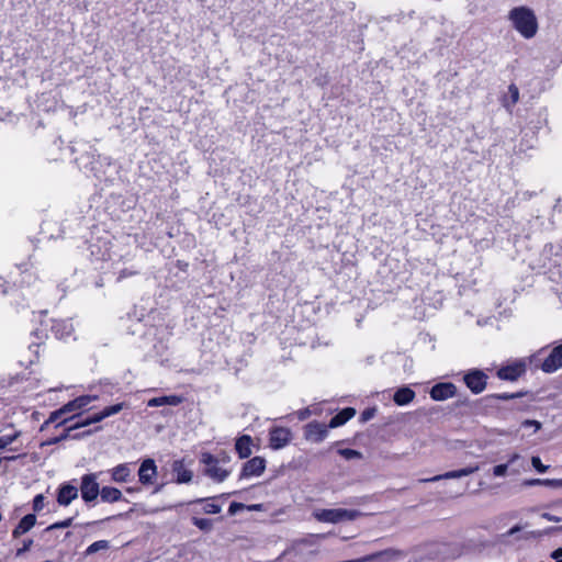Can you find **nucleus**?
I'll list each match as a JSON object with an SVG mask.
<instances>
[{"instance_id":"obj_17","label":"nucleus","mask_w":562,"mask_h":562,"mask_svg":"<svg viewBox=\"0 0 562 562\" xmlns=\"http://www.w3.org/2000/svg\"><path fill=\"white\" fill-rule=\"evenodd\" d=\"M479 470H480V464L475 463V464H471L469 467H465V468H462L459 470L448 471L443 474L436 475V476L425 480V481L426 482H437V481H441V480L459 479L462 476L471 475V474L477 472Z\"/></svg>"},{"instance_id":"obj_15","label":"nucleus","mask_w":562,"mask_h":562,"mask_svg":"<svg viewBox=\"0 0 562 562\" xmlns=\"http://www.w3.org/2000/svg\"><path fill=\"white\" fill-rule=\"evenodd\" d=\"M79 488L69 482H64L57 490L56 501L60 506H68L78 497Z\"/></svg>"},{"instance_id":"obj_5","label":"nucleus","mask_w":562,"mask_h":562,"mask_svg":"<svg viewBox=\"0 0 562 562\" xmlns=\"http://www.w3.org/2000/svg\"><path fill=\"white\" fill-rule=\"evenodd\" d=\"M526 373L527 362L524 359H517L498 368L496 376L503 381L516 382Z\"/></svg>"},{"instance_id":"obj_7","label":"nucleus","mask_w":562,"mask_h":562,"mask_svg":"<svg viewBox=\"0 0 562 562\" xmlns=\"http://www.w3.org/2000/svg\"><path fill=\"white\" fill-rule=\"evenodd\" d=\"M488 376L480 369L469 370L463 375V382L473 394L482 393L487 385Z\"/></svg>"},{"instance_id":"obj_38","label":"nucleus","mask_w":562,"mask_h":562,"mask_svg":"<svg viewBox=\"0 0 562 562\" xmlns=\"http://www.w3.org/2000/svg\"><path fill=\"white\" fill-rule=\"evenodd\" d=\"M375 413H376V408L375 407H368V408H366L360 414V422L361 423L369 422L370 419H372L375 416Z\"/></svg>"},{"instance_id":"obj_44","label":"nucleus","mask_w":562,"mask_h":562,"mask_svg":"<svg viewBox=\"0 0 562 562\" xmlns=\"http://www.w3.org/2000/svg\"><path fill=\"white\" fill-rule=\"evenodd\" d=\"M521 530V526L519 525H516L514 527H512L506 533L505 536L507 537H510V536H514L515 533L519 532Z\"/></svg>"},{"instance_id":"obj_52","label":"nucleus","mask_w":562,"mask_h":562,"mask_svg":"<svg viewBox=\"0 0 562 562\" xmlns=\"http://www.w3.org/2000/svg\"><path fill=\"white\" fill-rule=\"evenodd\" d=\"M2 293H3V294H7V293H8V289H7V288H3V289H2Z\"/></svg>"},{"instance_id":"obj_6","label":"nucleus","mask_w":562,"mask_h":562,"mask_svg":"<svg viewBox=\"0 0 562 562\" xmlns=\"http://www.w3.org/2000/svg\"><path fill=\"white\" fill-rule=\"evenodd\" d=\"M80 495L86 504L93 503L101 493L95 473H87L81 476Z\"/></svg>"},{"instance_id":"obj_41","label":"nucleus","mask_w":562,"mask_h":562,"mask_svg":"<svg viewBox=\"0 0 562 562\" xmlns=\"http://www.w3.org/2000/svg\"><path fill=\"white\" fill-rule=\"evenodd\" d=\"M507 464H498L493 468V474L495 476H503L507 472Z\"/></svg>"},{"instance_id":"obj_34","label":"nucleus","mask_w":562,"mask_h":562,"mask_svg":"<svg viewBox=\"0 0 562 562\" xmlns=\"http://www.w3.org/2000/svg\"><path fill=\"white\" fill-rule=\"evenodd\" d=\"M339 454L347 460L361 458V452L351 448L340 449Z\"/></svg>"},{"instance_id":"obj_9","label":"nucleus","mask_w":562,"mask_h":562,"mask_svg":"<svg viewBox=\"0 0 562 562\" xmlns=\"http://www.w3.org/2000/svg\"><path fill=\"white\" fill-rule=\"evenodd\" d=\"M329 428L330 427L324 423L313 420L307 423L303 427V435L305 440L314 443H319L324 441L328 436Z\"/></svg>"},{"instance_id":"obj_22","label":"nucleus","mask_w":562,"mask_h":562,"mask_svg":"<svg viewBox=\"0 0 562 562\" xmlns=\"http://www.w3.org/2000/svg\"><path fill=\"white\" fill-rule=\"evenodd\" d=\"M356 413L353 407H345L330 418L328 426L330 428L340 427L355 417Z\"/></svg>"},{"instance_id":"obj_35","label":"nucleus","mask_w":562,"mask_h":562,"mask_svg":"<svg viewBox=\"0 0 562 562\" xmlns=\"http://www.w3.org/2000/svg\"><path fill=\"white\" fill-rule=\"evenodd\" d=\"M72 520H74V518L69 517L64 520L56 521V522L49 525L46 530H56V529L68 528L72 525Z\"/></svg>"},{"instance_id":"obj_29","label":"nucleus","mask_w":562,"mask_h":562,"mask_svg":"<svg viewBox=\"0 0 562 562\" xmlns=\"http://www.w3.org/2000/svg\"><path fill=\"white\" fill-rule=\"evenodd\" d=\"M191 522L193 526H195L196 528L204 532H209L213 529V521L209 518H200L193 516L191 518Z\"/></svg>"},{"instance_id":"obj_31","label":"nucleus","mask_w":562,"mask_h":562,"mask_svg":"<svg viewBox=\"0 0 562 562\" xmlns=\"http://www.w3.org/2000/svg\"><path fill=\"white\" fill-rule=\"evenodd\" d=\"M526 394H527L526 392L495 393V394H491L490 397L493 398V400H498V401H508V400H514V398L522 397Z\"/></svg>"},{"instance_id":"obj_26","label":"nucleus","mask_w":562,"mask_h":562,"mask_svg":"<svg viewBox=\"0 0 562 562\" xmlns=\"http://www.w3.org/2000/svg\"><path fill=\"white\" fill-rule=\"evenodd\" d=\"M217 497H205V498H198L192 502V504H203L202 510L204 514L207 515H215L221 513V505L216 504L214 501Z\"/></svg>"},{"instance_id":"obj_37","label":"nucleus","mask_w":562,"mask_h":562,"mask_svg":"<svg viewBox=\"0 0 562 562\" xmlns=\"http://www.w3.org/2000/svg\"><path fill=\"white\" fill-rule=\"evenodd\" d=\"M45 506V497L43 494H37L33 498V510L34 513H40Z\"/></svg>"},{"instance_id":"obj_18","label":"nucleus","mask_w":562,"mask_h":562,"mask_svg":"<svg viewBox=\"0 0 562 562\" xmlns=\"http://www.w3.org/2000/svg\"><path fill=\"white\" fill-rule=\"evenodd\" d=\"M171 471L177 484H188L193 479V472L186 468L183 460H175L171 464Z\"/></svg>"},{"instance_id":"obj_24","label":"nucleus","mask_w":562,"mask_h":562,"mask_svg":"<svg viewBox=\"0 0 562 562\" xmlns=\"http://www.w3.org/2000/svg\"><path fill=\"white\" fill-rule=\"evenodd\" d=\"M100 498L103 503H116L120 501L127 502L124 497L122 492L114 486H103L101 488Z\"/></svg>"},{"instance_id":"obj_47","label":"nucleus","mask_w":562,"mask_h":562,"mask_svg":"<svg viewBox=\"0 0 562 562\" xmlns=\"http://www.w3.org/2000/svg\"><path fill=\"white\" fill-rule=\"evenodd\" d=\"M543 517L547 518L549 521H559L560 520L558 517L552 516L550 514H544Z\"/></svg>"},{"instance_id":"obj_36","label":"nucleus","mask_w":562,"mask_h":562,"mask_svg":"<svg viewBox=\"0 0 562 562\" xmlns=\"http://www.w3.org/2000/svg\"><path fill=\"white\" fill-rule=\"evenodd\" d=\"M508 93L510 97V103L508 105H515L519 101V89L515 83L508 86Z\"/></svg>"},{"instance_id":"obj_4","label":"nucleus","mask_w":562,"mask_h":562,"mask_svg":"<svg viewBox=\"0 0 562 562\" xmlns=\"http://www.w3.org/2000/svg\"><path fill=\"white\" fill-rule=\"evenodd\" d=\"M360 513L356 509L346 508H324L314 513V517L322 522L337 524L345 520H355Z\"/></svg>"},{"instance_id":"obj_27","label":"nucleus","mask_w":562,"mask_h":562,"mask_svg":"<svg viewBox=\"0 0 562 562\" xmlns=\"http://www.w3.org/2000/svg\"><path fill=\"white\" fill-rule=\"evenodd\" d=\"M97 396L91 395H81L76 397L75 400L68 402L66 405V408L69 413L79 411L88 406L93 400H95Z\"/></svg>"},{"instance_id":"obj_39","label":"nucleus","mask_w":562,"mask_h":562,"mask_svg":"<svg viewBox=\"0 0 562 562\" xmlns=\"http://www.w3.org/2000/svg\"><path fill=\"white\" fill-rule=\"evenodd\" d=\"M531 464L535 468L536 471L540 473H544L548 470V465H544L539 457H532L531 458Z\"/></svg>"},{"instance_id":"obj_51","label":"nucleus","mask_w":562,"mask_h":562,"mask_svg":"<svg viewBox=\"0 0 562 562\" xmlns=\"http://www.w3.org/2000/svg\"><path fill=\"white\" fill-rule=\"evenodd\" d=\"M237 492H233V495H236ZM232 495V493H228V494H223L222 496H229Z\"/></svg>"},{"instance_id":"obj_8","label":"nucleus","mask_w":562,"mask_h":562,"mask_svg":"<svg viewBox=\"0 0 562 562\" xmlns=\"http://www.w3.org/2000/svg\"><path fill=\"white\" fill-rule=\"evenodd\" d=\"M293 438L292 431L288 427L272 426L269 429V448L280 450L286 447Z\"/></svg>"},{"instance_id":"obj_43","label":"nucleus","mask_w":562,"mask_h":562,"mask_svg":"<svg viewBox=\"0 0 562 562\" xmlns=\"http://www.w3.org/2000/svg\"><path fill=\"white\" fill-rule=\"evenodd\" d=\"M246 510H248V512H263L265 510V506H263V504H250V505H246Z\"/></svg>"},{"instance_id":"obj_30","label":"nucleus","mask_w":562,"mask_h":562,"mask_svg":"<svg viewBox=\"0 0 562 562\" xmlns=\"http://www.w3.org/2000/svg\"><path fill=\"white\" fill-rule=\"evenodd\" d=\"M110 548V542L108 540H98L91 543L85 551L86 555H91L100 550H106Z\"/></svg>"},{"instance_id":"obj_2","label":"nucleus","mask_w":562,"mask_h":562,"mask_svg":"<svg viewBox=\"0 0 562 562\" xmlns=\"http://www.w3.org/2000/svg\"><path fill=\"white\" fill-rule=\"evenodd\" d=\"M124 405H125L124 403H117L114 405L106 406L99 413H95L93 415L86 417L85 419H80V420L76 422L75 424L68 426L59 437H56V438L49 440L47 443H56L60 440L66 439L68 437L69 432L74 429H78V428L87 427L91 424L100 423L101 420H103L112 415L119 414L123 409Z\"/></svg>"},{"instance_id":"obj_11","label":"nucleus","mask_w":562,"mask_h":562,"mask_svg":"<svg viewBox=\"0 0 562 562\" xmlns=\"http://www.w3.org/2000/svg\"><path fill=\"white\" fill-rule=\"evenodd\" d=\"M134 463H120L108 472L113 482L117 484L130 483L134 480Z\"/></svg>"},{"instance_id":"obj_45","label":"nucleus","mask_w":562,"mask_h":562,"mask_svg":"<svg viewBox=\"0 0 562 562\" xmlns=\"http://www.w3.org/2000/svg\"><path fill=\"white\" fill-rule=\"evenodd\" d=\"M217 457L220 458L221 463H227L231 461L229 454H227L225 451H222Z\"/></svg>"},{"instance_id":"obj_1","label":"nucleus","mask_w":562,"mask_h":562,"mask_svg":"<svg viewBox=\"0 0 562 562\" xmlns=\"http://www.w3.org/2000/svg\"><path fill=\"white\" fill-rule=\"evenodd\" d=\"M508 20L524 38L530 40L536 36L539 29L538 19L529 7L519 5L513 8L508 12Z\"/></svg>"},{"instance_id":"obj_50","label":"nucleus","mask_w":562,"mask_h":562,"mask_svg":"<svg viewBox=\"0 0 562 562\" xmlns=\"http://www.w3.org/2000/svg\"><path fill=\"white\" fill-rule=\"evenodd\" d=\"M4 283H7L5 280L2 277H0V286H3Z\"/></svg>"},{"instance_id":"obj_53","label":"nucleus","mask_w":562,"mask_h":562,"mask_svg":"<svg viewBox=\"0 0 562 562\" xmlns=\"http://www.w3.org/2000/svg\"><path fill=\"white\" fill-rule=\"evenodd\" d=\"M5 459H7V460H13V459H14V457H8V458H5Z\"/></svg>"},{"instance_id":"obj_21","label":"nucleus","mask_w":562,"mask_h":562,"mask_svg":"<svg viewBox=\"0 0 562 562\" xmlns=\"http://www.w3.org/2000/svg\"><path fill=\"white\" fill-rule=\"evenodd\" d=\"M184 398L181 395L171 394L164 395L158 397H153L147 402V406L149 407H160L164 405L178 406L183 403Z\"/></svg>"},{"instance_id":"obj_48","label":"nucleus","mask_w":562,"mask_h":562,"mask_svg":"<svg viewBox=\"0 0 562 562\" xmlns=\"http://www.w3.org/2000/svg\"><path fill=\"white\" fill-rule=\"evenodd\" d=\"M177 266H178L180 269L184 270V269L188 267V263H187V262H183V261H181V260H178Z\"/></svg>"},{"instance_id":"obj_16","label":"nucleus","mask_w":562,"mask_h":562,"mask_svg":"<svg viewBox=\"0 0 562 562\" xmlns=\"http://www.w3.org/2000/svg\"><path fill=\"white\" fill-rule=\"evenodd\" d=\"M50 331L56 339L65 340L72 336L74 325L70 319H52Z\"/></svg>"},{"instance_id":"obj_19","label":"nucleus","mask_w":562,"mask_h":562,"mask_svg":"<svg viewBox=\"0 0 562 562\" xmlns=\"http://www.w3.org/2000/svg\"><path fill=\"white\" fill-rule=\"evenodd\" d=\"M252 438L250 435H241L235 441V451L239 459H247L252 453Z\"/></svg>"},{"instance_id":"obj_33","label":"nucleus","mask_w":562,"mask_h":562,"mask_svg":"<svg viewBox=\"0 0 562 562\" xmlns=\"http://www.w3.org/2000/svg\"><path fill=\"white\" fill-rule=\"evenodd\" d=\"M33 543H34L33 539H31V538L24 539L22 541V546L16 549L15 557L19 558V557L24 555L27 551L31 550Z\"/></svg>"},{"instance_id":"obj_13","label":"nucleus","mask_w":562,"mask_h":562,"mask_svg":"<svg viewBox=\"0 0 562 562\" xmlns=\"http://www.w3.org/2000/svg\"><path fill=\"white\" fill-rule=\"evenodd\" d=\"M540 368L546 373H553L562 368V344L551 350Z\"/></svg>"},{"instance_id":"obj_46","label":"nucleus","mask_w":562,"mask_h":562,"mask_svg":"<svg viewBox=\"0 0 562 562\" xmlns=\"http://www.w3.org/2000/svg\"><path fill=\"white\" fill-rule=\"evenodd\" d=\"M553 559H560L562 557V548L554 550L551 554Z\"/></svg>"},{"instance_id":"obj_12","label":"nucleus","mask_w":562,"mask_h":562,"mask_svg":"<svg viewBox=\"0 0 562 562\" xmlns=\"http://www.w3.org/2000/svg\"><path fill=\"white\" fill-rule=\"evenodd\" d=\"M157 476V465L150 458L145 459L138 469V481L143 485H151Z\"/></svg>"},{"instance_id":"obj_32","label":"nucleus","mask_w":562,"mask_h":562,"mask_svg":"<svg viewBox=\"0 0 562 562\" xmlns=\"http://www.w3.org/2000/svg\"><path fill=\"white\" fill-rule=\"evenodd\" d=\"M19 436L20 431H14L12 434L0 436V450L10 446L13 441L18 439Z\"/></svg>"},{"instance_id":"obj_49","label":"nucleus","mask_w":562,"mask_h":562,"mask_svg":"<svg viewBox=\"0 0 562 562\" xmlns=\"http://www.w3.org/2000/svg\"><path fill=\"white\" fill-rule=\"evenodd\" d=\"M138 491H139V487H127L126 488L127 493H135V492H138Z\"/></svg>"},{"instance_id":"obj_54","label":"nucleus","mask_w":562,"mask_h":562,"mask_svg":"<svg viewBox=\"0 0 562 562\" xmlns=\"http://www.w3.org/2000/svg\"><path fill=\"white\" fill-rule=\"evenodd\" d=\"M557 562H562V559H557Z\"/></svg>"},{"instance_id":"obj_10","label":"nucleus","mask_w":562,"mask_h":562,"mask_svg":"<svg viewBox=\"0 0 562 562\" xmlns=\"http://www.w3.org/2000/svg\"><path fill=\"white\" fill-rule=\"evenodd\" d=\"M266 459L259 456H256L249 460H247L240 470L239 480L249 479L254 476H260L266 470Z\"/></svg>"},{"instance_id":"obj_42","label":"nucleus","mask_w":562,"mask_h":562,"mask_svg":"<svg viewBox=\"0 0 562 562\" xmlns=\"http://www.w3.org/2000/svg\"><path fill=\"white\" fill-rule=\"evenodd\" d=\"M296 415L300 420H305L306 418H308L311 416V409L308 407L299 409L296 412Z\"/></svg>"},{"instance_id":"obj_3","label":"nucleus","mask_w":562,"mask_h":562,"mask_svg":"<svg viewBox=\"0 0 562 562\" xmlns=\"http://www.w3.org/2000/svg\"><path fill=\"white\" fill-rule=\"evenodd\" d=\"M200 463L203 464V474L215 483L224 482L232 473L231 470L222 468L218 457L211 452H202Z\"/></svg>"},{"instance_id":"obj_40","label":"nucleus","mask_w":562,"mask_h":562,"mask_svg":"<svg viewBox=\"0 0 562 562\" xmlns=\"http://www.w3.org/2000/svg\"><path fill=\"white\" fill-rule=\"evenodd\" d=\"M244 509H246V504L233 502V503H231V505L228 507V515L234 516L238 512L244 510Z\"/></svg>"},{"instance_id":"obj_20","label":"nucleus","mask_w":562,"mask_h":562,"mask_svg":"<svg viewBox=\"0 0 562 562\" xmlns=\"http://www.w3.org/2000/svg\"><path fill=\"white\" fill-rule=\"evenodd\" d=\"M36 524L35 514H27L21 518L18 525L12 530V538L19 539L24 533L29 532Z\"/></svg>"},{"instance_id":"obj_23","label":"nucleus","mask_w":562,"mask_h":562,"mask_svg":"<svg viewBox=\"0 0 562 562\" xmlns=\"http://www.w3.org/2000/svg\"><path fill=\"white\" fill-rule=\"evenodd\" d=\"M67 414H69V412L66 408V405H63L59 409L52 412L48 419L45 420L44 424L41 426V430H43L46 426H48L52 423H56V427L66 424L69 420V418L65 417ZM75 416L70 417V419H72Z\"/></svg>"},{"instance_id":"obj_25","label":"nucleus","mask_w":562,"mask_h":562,"mask_svg":"<svg viewBox=\"0 0 562 562\" xmlns=\"http://www.w3.org/2000/svg\"><path fill=\"white\" fill-rule=\"evenodd\" d=\"M415 396L416 394L411 387L403 386L396 390L393 395V401L398 406H405L409 404L415 398Z\"/></svg>"},{"instance_id":"obj_14","label":"nucleus","mask_w":562,"mask_h":562,"mask_svg":"<svg viewBox=\"0 0 562 562\" xmlns=\"http://www.w3.org/2000/svg\"><path fill=\"white\" fill-rule=\"evenodd\" d=\"M457 395V386L451 382H440L430 390V397L434 401H445Z\"/></svg>"},{"instance_id":"obj_28","label":"nucleus","mask_w":562,"mask_h":562,"mask_svg":"<svg viewBox=\"0 0 562 562\" xmlns=\"http://www.w3.org/2000/svg\"><path fill=\"white\" fill-rule=\"evenodd\" d=\"M528 486L544 485L550 487H562V479H531L525 482Z\"/></svg>"}]
</instances>
